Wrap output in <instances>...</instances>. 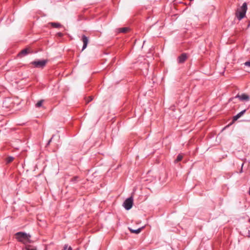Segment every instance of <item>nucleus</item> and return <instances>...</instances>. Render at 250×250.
<instances>
[{"mask_svg":"<svg viewBox=\"0 0 250 250\" xmlns=\"http://www.w3.org/2000/svg\"><path fill=\"white\" fill-rule=\"evenodd\" d=\"M16 239L18 241L22 242L25 246L27 244L31 243L32 241L30 240L31 235L23 232H18L15 234Z\"/></svg>","mask_w":250,"mask_h":250,"instance_id":"1","label":"nucleus"},{"mask_svg":"<svg viewBox=\"0 0 250 250\" xmlns=\"http://www.w3.org/2000/svg\"><path fill=\"white\" fill-rule=\"evenodd\" d=\"M247 10V4L246 2H244L240 8V11L237 10L236 13V16L239 21L244 18L246 15Z\"/></svg>","mask_w":250,"mask_h":250,"instance_id":"2","label":"nucleus"},{"mask_svg":"<svg viewBox=\"0 0 250 250\" xmlns=\"http://www.w3.org/2000/svg\"><path fill=\"white\" fill-rule=\"evenodd\" d=\"M47 62V60H39L32 62L30 64L34 66L35 67L37 68H43Z\"/></svg>","mask_w":250,"mask_h":250,"instance_id":"3","label":"nucleus"},{"mask_svg":"<svg viewBox=\"0 0 250 250\" xmlns=\"http://www.w3.org/2000/svg\"><path fill=\"white\" fill-rule=\"evenodd\" d=\"M133 204V199L132 196L127 198L124 202L123 206L126 209H130Z\"/></svg>","mask_w":250,"mask_h":250,"instance_id":"4","label":"nucleus"},{"mask_svg":"<svg viewBox=\"0 0 250 250\" xmlns=\"http://www.w3.org/2000/svg\"><path fill=\"white\" fill-rule=\"evenodd\" d=\"M234 98H239V99L241 101H248L250 100L249 96L245 93H243L241 95L238 94Z\"/></svg>","mask_w":250,"mask_h":250,"instance_id":"5","label":"nucleus"},{"mask_svg":"<svg viewBox=\"0 0 250 250\" xmlns=\"http://www.w3.org/2000/svg\"><path fill=\"white\" fill-rule=\"evenodd\" d=\"M187 55L186 53H182L180 56H179L178 58L177 61L179 63H184L186 60L187 59Z\"/></svg>","mask_w":250,"mask_h":250,"instance_id":"6","label":"nucleus"},{"mask_svg":"<svg viewBox=\"0 0 250 250\" xmlns=\"http://www.w3.org/2000/svg\"><path fill=\"white\" fill-rule=\"evenodd\" d=\"M82 41L83 42V46L82 50H83L85 48H86L87 43L88 42V39L85 35H83L82 37Z\"/></svg>","mask_w":250,"mask_h":250,"instance_id":"7","label":"nucleus"},{"mask_svg":"<svg viewBox=\"0 0 250 250\" xmlns=\"http://www.w3.org/2000/svg\"><path fill=\"white\" fill-rule=\"evenodd\" d=\"M29 53L28 49L25 48L22 50L19 54L18 56L20 57H22Z\"/></svg>","mask_w":250,"mask_h":250,"instance_id":"8","label":"nucleus"},{"mask_svg":"<svg viewBox=\"0 0 250 250\" xmlns=\"http://www.w3.org/2000/svg\"><path fill=\"white\" fill-rule=\"evenodd\" d=\"M246 111V109H244L238 113L236 115L234 116L233 118V121H235L237 120L239 118H240Z\"/></svg>","mask_w":250,"mask_h":250,"instance_id":"9","label":"nucleus"},{"mask_svg":"<svg viewBox=\"0 0 250 250\" xmlns=\"http://www.w3.org/2000/svg\"><path fill=\"white\" fill-rule=\"evenodd\" d=\"M53 28H59L62 27V25L58 22H50L49 23Z\"/></svg>","mask_w":250,"mask_h":250,"instance_id":"10","label":"nucleus"},{"mask_svg":"<svg viewBox=\"0 0 250 250\" xmlns=\"http://www.w3.org/2000/svg\"><path fill=\"white\" fill-rule=\"evenodd\" d=\"M129 30V28L128 27H123L120 28L118 29V32L120 33H126Z\"/></svg>","mask_w":250,"mask_h":250,"instance_id":"11","label":"nucleus"},{"mask_svg":"<svg viewBox=\"0 0 250 250\" xmlns=\"http://www.w3.org/2000/svg\"><path fill=\"white\" fill-rule=\"evenodd\" d=\"M129 230H130V231L131 232V233H135V234H138L139 233L141 230H142V228H139L138 229H132L131 228H129Z\"/></svg>","mask_w":250,"mask_h":250,"instance_id":"12","label":"nucleus"},{"mask_svg":"<svg viewBox=\"0 0 250 250\" xmlns=\"http://www.w3.org/2000/svg\"><path fill=\"white\" fill-rule=\"evenodd\" d=\"M14 157H12V156H8L6 159V163L7 164H9L11 162H12L13 160H14Z\"/></svg>","mask_w":250,"mask_h":250,"instance_id":"13","label":"nucleus"},{"mask_svg":"<svg viewBox=\"0 0 250 250\" xmlns=\"http://www.w3.org/2000/svg\"><path fill=\"white\" fill-rule=\"evenodd\" d=\"M183 155H181V154H179V155L177 156V157L176 159H175V160L174 162H175V163H178V162H179V161H181V160H182V159H183Z\"/></svg>","mask_w":250,"mask_h":250,"instance_id":"14","label":"nucleus"},{"mask_svg":"<svg viewBox=\"0 0 250 250\" xmlns=\"http://www.w3.org/2000/svg\"><path fill=\"white\" fill-rule=\"evenodd\" d=\"M44 102L43 100H41L39 101L36 104V107H41L42 105V104Z\"/></svg>","mask_w":250,"mask_h":250,"instance_id":"15","label":"nucleus"},{"mask_svg":"<svg viewBox=\"0 0 250 250\" xmlns=\"http://www.w3.org/2000/svg\"><path fill=\"white\" fill-rule=\"evenodd\" d=\"M67 248V245H65L64 248H63V250H66ZM67 250H72V249L71 247H69Z\"/></svg>","mask_w":250,"mask_h":250,"instance_id":"16","label":"nucleus"},{"mask_svg":"<svg viewBox=\"0 0 250 250\" xmlns=\"http://www.w3.org/2000/svg\"><path fill=\"white\" fill-rule=\"evenodd\" d=\"M78 178V176H75L73 178L71 179V181L72 182H76L77 180V179Z\"/></svg>","mask_w":250,"mask_h":250,"instance_id":"17","label":"nucleus"},{"mask_svg":"<svg viewBox=\"0 0 250 250\" xmlns=\"http://www.w3.org/2000/svg\"><path fill=\"white\" fill-rule=\"evenodd\" d=\"M244 64H245L246 66H247L250 67V61H249L246 62L244 63Z\"/></svg>","mask_w":250,"mask_h":250,"instance_id":"18","label":"nucleus"},{"mask_svg":"<svg viewBox=\"0 0 250 250\" xmlns=\"http://www.w3.org/2000/svg\"><path fill=\"white\" fill-rule=\"evenodd\" d=\"M29 247L30 246L29 245H26V247H25V249L26 250H37L36 249H29Z\"/></svg>","mask_w":250,"mask_h":250,"instance_id":"19","label":"nucleus"},{"mask_svg":"<svg viewBox=\"0 0 250 250\" xmlns=\"http://www.w3.org/2000/svg\"><path fill=\"white\" fill-rule=\"evenodd\" d=\"M55 136V135H53L52 137L51 138V139L48 141L47 144V145H49L50 144V143L52 141V139L53 138V137Z\"/></svg>","mask_w":250,"mask_h":250,"instance_id":"20","label":"nucleus"},{"mask_svg":"<svg viewBox=\"0 0 250 250\" xmlns=\"http://www.w3.org/2000/svg\"><path fill=\"white\" fill-rule=\"evenodd\" d=\"M57 35L60 37H62L63 36V34L61 32H59L57 33Z\"/></svg>","mask_w":250,"mask_h":250,"instance_id":"21","label":"nucleus"},{"mask_svg":"<svg viewBox=\"0 0 250 250\" xmlns=\"http://www.w3.org/2000/svg\"><path fill=\"white\" fill-rule=\"evenodd\" d=\"M89 99L86 102V104H88L89 102L91 101L93 99L92 97H89Z\"/></svg>","mask_w":250,"mask_h":250,"instance_id":"22","label":"nucleus"},{"mask_svg":"<svg viewBox=\"0 0 250 250\" xmlns=\"http://www.w3.org/2000/svg\"><path fill=\"white\" fill-rule=\"evenodd\" d=\"M249 195H250V188H249Z\"/></svg>","mask_w":250,"mask_h":250,"instance_id":"23","label":"nucleus"}]
</instances>
